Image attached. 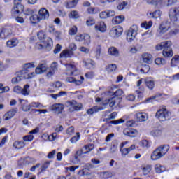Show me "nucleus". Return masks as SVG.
Masks as SVG:
<instances>
[{"label": "nucleus", "mask_w": 179, "mask_h": 179, "mask_svg": "<svg viewBox=\"0 0 179 179\" xmlns=\"http://www.w3.org/2000/svg\"><path fill=\"white\" fill-rule=\"evenodd\" d=\"M170 149L169 145H162L155 149L152 151L150 159L151 160L156 161L160 160L162 157H164Z\"/></svg>", "instance_id": "f257e3e1"}, {"label": "nucleus", "mask_w": 179, "mask_h": 179, "mask_svg": "<svg viewBox=\"0 0 179 179\" xmlns=\"http://www.w3.org/2000/svg\"><path fill=\"white\" fill-rule=\"evenodd\" d=\"M155 117L162 122H164V121H169L171 118V113L166 108H162L157 111Z\"/></svg>", "instance_id": "f03ea898"}, {"label": "nucleus", "mask_w": 179, "mask_h": 179, "mask_svg": "<svg viewBox=\"0 0 179 179\" xmlns=\"http://www.w3.org/2000/svg\"><path fill=\"white\" fill-rule=\"evenodd\" d=\"M54 45V42L52 39L50 37L47 38L46 41L44 42L37 43L35 45L36 48L38 50H44L45 48L48 51H51Z\"/></svg>", "instance_id": "7ed1b4c3"}, {"label": "nucleus", "mask_w": 179, "mask_h": 179, "mask_svg": "<svg viewBox=\"0 0 179 179\" xmlns=\"http://www.w3.org/2000/svg\"><path fill=\"white\" fill-rule=\"evenodd\" d=\"M169 17L172 23L179 26V8H173L169 10Z\"/></svg>", "instance_id": "20e7f679"}, {"label": "nucleus", "mask_w": 179, "mask_h": 179, "mask_svg": "<svg viewBox=\"0 0 179 179\" xmlns=\"http://www.w3.org/2000/svg\"><path fill=\"white\" fill-rule=\"evenodd\" d=\"M76 41L83 43L84 45H89L92 43V38L87 34H78L75 36Z\"/></svg>", "instance_id": "39448f33"}, {"label": "nucleus", "mask_w": 179, "mask_h": 179, "mask_svg": "<svg viewBox=\"0 0 179 179\" xmlns=\"http://www.w3.org/2000/svg\"><path fill=\"white\" fill-rule=\"evenodd\" d=\"M64 66L66 68V75H68L69 76H76L79 75V71H78V69H76L75 64L68 63L64 64Z\"/></svg>", "instance_id": "423d86ee"}, {"label": "nucleus", "mask_w": 179, "mask_h": 179, "mask_svg": "<svg viewBox=\"0 0 179 179\" xmlns=\"http://www.w3.org/2000/svg\"><path fill=\"white\" fill-rule=\"evenodd\" d=\"M95 101L96 103H100V101H102L103 106H106V104H109L110 107H114L115 104H117V101H120V99L117 97H111L108 100H103L100 98H96Z\"/></svg>", "instance_id": "0eeeda50"}, {"label": "nucleus", "mask_w": 179, "mask_h": 179, "mask_svg": "<svg viewBox=\"0 0 179 179\" xmlns=\"http://www.w3.org/2000/svg\"><path fill=\"white\" fill-rule=\"evenodd\" d=\"M122 31H124L122 27L120 26L115 27L110 29V36L113 38H117V37H120L122 35Z\"/></svg>", "instance_id": "6e6552de"}, {"label": "nucleus", "mask_w": 179, "mask_h": 179, "mask_svg": "<svg viewBox=\"0 0 179 179\" xmlns=\"http://www.w3.org/2000/svg\"><path fill=\"white\" fill-rule=\"evenodd\" d=\"M18 72L20 73L22 80L23 79H33V78L36 76V73L34 71L30 72L29 70L24 69Z\"/></svg>", "instance_id": "1a4fd4ad"}, {"label": "nucleus", "mask_w": 179, "mask_h": 179, "mask_svg": "<svg viewBox=\"0 0 179 179\" xmlns=\"http://www.w3.org/2000/svg\"><path fill=\"white\" fill-rule=\"evenodd\" d=\"M24 10V6L22 5V3H14V7L11 10V13L13 16H17V15H20L22 12Z\"/></svg>", "instance_id": "9d476101"}, {"label": "nucleus", "mask_w": 179, "mask_h": 179, "mask_svg": "<svg viewBox=\"0 0 179 179\" xmlns=\"http://www.w3.org/2000/svg\"><path fill=\"white\" fill-rule=\"evenodd\" d=\"M48 70V65L46 63H41L35 69V75H43Z\"/></svg>", "instance_id": "9b49d317"}, {"label": "nucleus", "mask_w": 179, "mask_h": 179, "mask_svg": "<svg viewBox=\"0 0 179 179\" xmlns=\"http://www.w3.org/2000/svg\"><path fill=\"white\" fill-rule=\"evenodd\" d=\"M93 149H94V145L89 144V145L84 146L81 150H78L76 152V154L78 156H81V155H86V154L89 153V152H92V150H93Z\"/></svg>", "instance_id": "f8f14e48"}, {"label": "nucleus", "mask_w": 179, "mask_h": 179, "mask_svg": "<svg viewBox=\"0 0 179 179\" xmlns=\"http://www.w3.org/2000/svg\"><path fill=\"white\" fill-rule=\"evenodd\" d=\"M171 41H166L157 45L156 50H157V51H161V50H171Z\"/></svg>", "instance_id": "ddd939ff"}, {"label": "nucleus", "mask_w": 179, "mask_h": 179, "mask_svg": "<svg viewBox=\"0 0 179 179\" xmlns=\"http://www.w3.org/2000/svg\"><path fill=\"white\" fill-rule=\"evenodd\" d=\"M17 111H18L17 108L10 109L9 111H8L4 114V115L3 116V120L4 121H9V120H12L14 115H16V113H17Z\"/></svg>", "instance_id": "4468645a"}, {"label": "nucleus", "mask_w": 179, "mask_h": 179, "mask_svg": "<svg viewBox=\"0 0 179 179\" xmlns=\"http://www.w3.org/2000/svg\"><path fill=\"white\" fill-rule=\"evenodd\" d=\"M169 29H170V23L169 22H162L159 29H158V34L159 36H163V34H165V33H167L169 31Z\"/></svg>", "instance_id": "2eb2a0df"}, {"label": "nucleus", "mask_w": 179, "mask_h": 179, "mask_svg": "<svg viewBox=\"0 0 179 179\" xmlns=\"http://www.w3.org/2000/svg\"><path fill=\"white\" fill-rule=\"evenodd\" d=\"M0 33L1 34V39L6 40L8 37L12 36V27H3Z\"/></svg>", "instance_id": "dca6fc26"}, {"label": "nucleus", "mask_w": 179, "mask_h": 179, "mask_svg": "<svg viewBox=\"0 0 179 179\" xmlns=\"http://www.w3.org/2000/svg\"><path fill=\"white\" fill-rule=\"evenodd\" d=\"M95 31H99V33H106L107 31V25L104 22H99L94 26Z\"/></svg>", "instance_id": "f3484780"}, {"label": "nucleus", "mask_w": 179, "mask_h": 179, "mask_svg": "<svg viewBox=\"0 0 179 179\" xmlns=\"http://www.w3.org/2000/svg\"><path fill=\"white\" fill-rule=\"evenodd\" d=\"M39 19L41 20H47L50 17V12L45 8H42L38 10Z\"/></svg>", "instance_id": "a211bd4d"}, {"label": "nucleus", "mask_w": 179, "mask_h": 179, "mask_svg": "<svg viewBox=\"0 0 179 179\" xmlns=\"http://www.w3.org/2000/svg\"><path fill=\"white\" fill-rule=\"evenodd\" d=\"M87 69H94L96 68V62L91 59H86L83 61Z\"/></svg>", "instance_id": "6ab92c4d"}, {"label": "nucleus", "mask_w": 179, "mask_h": 179, "mask_svg": "<svg viewBox=\"0 0 179 179\" xmlns=\"http://www.w3.org/2000/svg\"><path fill=\"white\" fill-rule=\"evenodd\" d=\"M136 117L138 122H145L149 119V115L146 113L139 112L136 114Z\"/></svg>", "instance_id": "aec40b11"}, {"label": "nucleus", "mask_w": 179, "mask_h": 179, "mask_svg": "<svg viewBox=\"0 0 179 179\" xmlns=\"http://www.w3.org/2000/svg\"><path fill=\"white\" fill-rule=\"evenodd\" d=\"M52 111L57 113V114H61L64 108H65V106L62 103H55L51 106Z\"/></svg>", "instance_id": "412c9836"}, {"label": "nucleus", "mask_w": 179, "mask_h": 179, "mask_svg": "<svg viewBox=\"0 0 179 179\" xmlns=\"http://www.w3.org/2000/svg\"><path fill=\"white\" fill-rule=\"evenodd\" d=\"M83 80H85V78H83V76H80V80H76L73 77H67L66 78V82L68 83H75V85H77L78 86L82 85V83H83Z\"/></svg>", "instance_id": "4be33fe9"}, {"label": "nucleus", "mask_w": 179, "mask_h": 179, "mask_svg": "<svg viewBox=\"0 0 179 179\" xmlns=\"http://www.w3.org/2000/svg\"><path fill=\"white\" fill-rule=\"evenodd\" d=\"M108 54L110 57H115V58H117L120 57V50L118 48L111 46L108 49Z\"/></svg>", "instance_id": "5701e85b"}, {"label": "nucleus", "mask_w": 179, "mask_h": 179, "mask_svg": "<svg viewBox=\"0 0 179 179\" xmlns=\"http://www.w3.org/2000/svg\"><path fill=\"white\" fill-rule=\"evenodd\" d=\"M74 53L73 52L66 49L64 50H63L62 52H61L60 55H59V57L60 58H72V57H73Z\"/></svg>", "instance_id": "b1692460"}, {"label": "nucleus", "mask_w": 179, "mask_h": 179, "mask_svg": "<svg viewBox=\"0 0 179 179\" xmlns=\"http://www.w3.org/2000/svg\"><path fill=\"white\" fill-rule=\"evenodd\" d=\"M17 44H19V40L16 38H13L6 42V47L8 48H15Z\"/></svg>", "instance_id": "393cba45"}, {"label": "nucleus", "mask_w": 179, "mask_h": 179, "mask_svg": "<svg viewBox=\"0 0 179 179\" xmlns=\"http://www.w3.org/2000/svg\"><path fill=\"white\" fill-rule=\"evenodd\" d=\"M145 86L150 89V90H153L155 89V80L151 78H147L145 79Z\"/></svg>", "instance_id": "a878e982"}, {"label": "nucleus", "mask_w": 179, "mask_h": 179, "mask_svg": "<svg viewBox=\"0 0 179 179\" xmlns=\"http://www.w3.org/2000/svg\"><path fill=\"white\" fill-rule=\"evenodd\" d=\"M148 17L158 19L162 16V12L160 10H156L155 12H148L147 13Z\"/></svg>", "instance_id": "bb28decb"}, {"label": "nucleus", "mask_w": 179, "mask_h": 179, "mask_svg": "<svg viewBox=\"0 0 179 179\" xmlns=\"http://www.w3.org/2000/svg\"><path fill=\"white\" fill-rule=\"evenodd\" d=\"M142 59L145 64H150L153 61V57L149 53H144L142 55Z\"/></svg>", "instance_id": "cd10ccee"}, {"label": "nucleus", "mask_w": 179, "mask_h": 179, "mask_svg": "<svg viewBox=\"0 0 179 179\" xmlns=\"http://www.w3.org/2000/svg\"><path fill=\"white\" fill-rule=\"evenodd\" d=\"M124 20H125V17L124 15H118L112 19V22L114 24H120Z\"/></svg>", "instance_id": "c85d7f7f"}, {"label": "nucleus", "mask_w": 179, "mask_h": 179, "mask_svg": "<svg viewBox=\"0 0 179 179\" xmlns=\"http://www.w3.org/2000/svg\"><path fill=\"white\" fill-rule=\"evenodd\" d=\"M138 145L141 148H143V149H145V148L149 149V148H150V145H152V143L146 139H143L139 141Z\"/></svg>", "instance_id": "c756f323"}, {"label": "nucleus", "mask_w": 179, "mask_h": 179, "mask_svg": "<svg viewBox=\"0 0 179 179\" xmlns=\"http://www.w3.org/2000/svg\"><path fill=\"white\" fill-rule=\"evenodd\" d=\"M152 136L154 138H162L163 136V130L160 129H154L150 132Z\"/></svg>", "instance_id": "7c9ffc66"}, {"label": "nucleus", "mask_w": 179, "mask_h": 179, "mask_svg": "<svg viewBox=\"0 0 179 179\" xmlns=\"http://www.w3.org/2000/svg\"><path fill=\"white\" fill-rule=\"evenodd\" d=\"M16 73H17V76L13 77L11 79L12 85H17V83H19L20 82H22V80H23V79L22 78V76H20V73H19V71H17Z\"/></svg>", "instance_id": "2f4dec72"}, {"label": "nucleus", "mask_w": 179, "mask_h": 179, "mask_svg": "<svg viewBox=\"0 0 179 179\" xmlns=\"http://www.w3.org/2000/svg\"><path fill=\"white\" fill-rule=\"evenodd\" d=\"M75 106H76V101L75 100L68 101L64 105L65 107H68L69 108L70 111H73Z\"/></svg>", "instance_id": "473e14b6"}, {"label": "nucleus", "mask_w": 179, "mask_h": 179, "mask_svg": "<svg viewBox=\"0 0 179 179\" xmlns=\"http://www.w3.org/2000/svg\"><path fill=\"white\" fill-rule=\"evenodd\" d=\"M78 2H79V0H71V1H68L66 3V8L67 9L76 8V5H78Z\"/></svg>", "instance_id": "72a5a7b5"}, {"label": "nucleus", "mask_w": 179, "mask_h": 179, "mask_svg": "<svg viewBox=\"0 0 179 179\" xmlns=\"http://www.w3.org/2000/svg\"><path fill=\"white\" fill-rule=\"evenodd\" d=\"M21 93L23 96H29L30 94V85L27 84L22 88Z\"/></svg>", "instance_id": "f704fd0d"}, {"label": "nucleus", "mask_w": 179, "mask_h": 179, "mask_svg": "<svg viewBox=\"0 0 179 179\" xmlns=\"http://www.w3.org/2000/svg\"><path fill=\"white\" fill-rule=\"evenodd\" d=\"M173 55L174 53H173V50L171 49H165L162 52V55L165 58H171Z\"/></svg>", "instance_id": "c9c22d12"}, {"label": "nucleus", "mask_w": 179, "mask_h": 179, "mask_svg": "<svg viewBox=\"0 0 179 179\" xmlns=\"http://www.w3.org/2000/svg\"><path fill=\"white\" fill-rule=\"evenodd\" d=\"M69 19H79L80 17V15H79V12L77 10H73L68 15Z\"/></svg>", "instance_id": "e433bc0d"}, {"label": "nucleus", "mask_w": 179, "mask_h": 179, "mask_svg": "<svg viewBox=\"0 0 179 179\" xmlns=\"http://www.w3.org/2000/svg\"><path fill=\"white\" fill-rule=\"evenodd\" d=\"M136 38V35L135 34H132L131 31H127V40L128 43H132L134 40Z\"/></svg>", "instance_id": "4c0bfd02"}, {"label": "nucleus", "mask_w": 179, "mask_h": 179, "mask_svg": "<svg viewBox=\"0 0 179 179\" xmlns=\"http://www.w3.org/2000/svg\"><path fill=\"white\" fill-rule=\"evenodd\" d=\"M152 26H153V22L152 21H145L141 23V28L145 29V30H148V29H150Z\"/></svg>", "instance_id": "58836bf2"}, {"label": "nucleus", "mask_w": 179, "mask_h": 179, "mask_svg": "<svg viewBox=\"0 0 179 179\" xmlns=\"http://www.w3.org/2000/svg\"><path fill=\"white\" fill-rule=\"evenodd\" d=\"M162 96H163L162 94L158 93L156 94L155 95L148 98L145 101V103H153V100H157V99H159V97H162Z\"/></svg>", "instance_id": "ea45409f"}, {"label": "nucleus", "mask_w": 179, "mask_h": 179, "mask_svg": "<svg viewBox=\"0 0 179 179\" xmlns=\"http://www.w3.org/2000/svg\"><path fill=\"white\" fill-rule=\"evenodd\" d=\"M155 170L156 173L160 174V173L166 171V168H164V166H162L160 164H157L155 166Z\"/></svg>", "instance_id": "a19ab883"}, {"label": "nucleus", "mask_w": 179, "mask_h": 179, "mask_svg": "<svg viewBox=\"0 0 179 179\" xmlns=\"http://www.w3.org/2000/svg\"><path fill=\"white\" fill-rule=\"evenodd\" d=\"M87 11L89 15H96L100 13V9H99V8L90 7L87 8Z\"/></svg>", "instance_id": "79ce46f5"}, {"label": "nucleus", "mask_w": 179, "mask_h": 179, "mask_svg": "<svg viewBox=\"0 0 179 179\" xmlns=\"http://www.w3.org/2000/svg\"><path fill=\"white\" fill-rule=\"evenodd\" d=\"M37 37H38L39 41L43 42V41H44V40H45V38H47V34H45V32H44L43 31H40L37 34Z\"/></svg>", "instance_id": "37998d69"}, {"label": "nucleus", "mask_w": 179, "mask_h": 179, "mask_svg": "<svg viewBox=\"0 0 179 179\" xmlns=\"http://www.w3.org/2000/svg\"><path fill=\"white\" fill-rule=\"evenodd\" d=\"M118 150V143L113 142L112 143L110 148V153H115Z\"/></svg>", "instance_id": "c03bdc74"}, {"label": "nucleus", "mask_w": 179, "mask_h": 179, "mask_svg": "<svg viewBox=\"0 0 179 179\" xmlns=\"http://www.w3.org/2000/svg\"><path fill=\"white\" fill-rule=\"evenodd\" d=\"M42 138H48L50 142H52V141H55V139H57V133H53L50 136L47 134H43Z\"/></svg>", "instance_id": "a18cd8bd"}, {"label": "nucleus", "mask_w": 179, "mask_h": 179, "mask_svg": "<svg viewBox=\"0 0 179 179\" xmlns=\"http://www.w3.org/2000/svg\"><path fill=\"white\" fill-rule=\"evenodd\" d=\"M24 146H25L24 141H15L13 143V148L15 149H22Z\"/></svg>", "instance_id": "49530a36"}, {"label": "nucleus", "mask_w": 179, "mask_h": 179, "mask_svg": "<svg viewBox=\"0 0 179 179\" xmlns=\"http://www.w3.org/2000/svg\"><path fill=\"white\" fill-rule=\"evenodd\" d=\"M177 64H179V56H174L171 60V66L174 67L177 66Z\"/></svg>", "instance_id": "de8ad7c7"}, {"label": "nucleus", "mask_w": 179, "mask_h": 179, "mask_svg": "<svg viewBox=\"0 0 179 179\" xmlns=\"http://www.w3.org/2000/svg\"><path fill=\"white\" fill-rule=\"evenodd\" d=\"M30 21L31 23H39V22H41V20L38 15H34L30 17Z\"/></svg>", "instance_id": "09e8293b"}, {"label": "nucleus", "mask_w": 179, "mask_h": 179, "mask_svg": "<svg viewBox=\"0 0 179 179\" xmlns=\"http://www.w3.org/2000/svg\"><path fill=\"white\" fill-rule=\"evenodd\" d=\"M107 72H115L117 71V64H109L106 66Z\"/></svg>", "instance_id": "8fccbe9b"}, {"label": "nucleus", "mask_w": 179, "mask_h": 179, "mask_svg": "<svg viewBox=\"0 0 179 179\" xmlns=\"http://www.w3.org/2000/svg\"><path fill=\"white\" fill-rule=\"evenodd\" d=\"M128 31H130V33H132L133 34L138 36L139 27H138L137 25H132Z\"/></svg>", "instance_id": "3c124183"}, {"label": "nucleus", "mask_w": 179, "mask_h": 179, "mask_svg": "<svg viewBox=\"0 0 179 179\" xmlns=\"http://www.w3.org/2000/svg\"><path fill=\"white\" fill-rule=\"evenodd\" d=\"M50 164H51V162L50 161L45 162L41 166V173H43V171H45L46 169H48Z\"/></svg>", "instance_id": "603ef678"}, {"label": "nucleus", "mask_w": 179, "mask_h": 179, "mask_svg": "<svg viewBox=\"0 0 179 179\" xmlns=\"http://www.w3.org/2000/svg\"><path fill=\"white\" fill-rule=\"evenodd\" d=\"M142 171L144 174V176H148L150 171H152V166L150 165H147L142 169Z\"/></svg>", "instance_id": "864d4df0"}, {"label": "nucleus", "mask_w": 179, "mask_h": 179, "mask_svg": "<svg viewBox=\"0 0 179 179\" xmlns=\"http://www.w3.org/2000/svg\"><path fill=\"white\" fill-rule=\"evenodd\" d=\"M36 66V62H32L29 63H26L24 64V69H27L29 71V69H31V68H34Z\"/></svg>", "instance_id": "5fc2aeb1"}, {"label": "nucleus", "mask_w": 179, "mask_h": 179, "mask_svg": "<svg viewBox=\"0 0 179 179\" xmlns=\"http://www.w3.org/2000/svg\"><path fill=\"white\" fill-rule=\"evenodd\" d=\"M78 33V27L73 25L70 28L69 30V36H75Z\"/></svg>", "instance_id": "6e6d98bb"}, {"label": "nucleus", "mask_w": 179, "mask_h": 179, "mask_svg": "<svg viewBox=\"0 0 179 179\" xmlns=\"http://www.w3.org/2000/svg\"><path fill=\"white\" fill-rule=\"evenodd\" d=\"M120 152H121L122 157H126V156H128V155H129V152H130L128 148H120Z\"/></svg>", "instance_id": "4d7b16f0"}, {"label": "nucleus", "mask_w": 179, "mask_h": 179, "mask_svg": "<svg viewBox=\"0 0 179 179\" xmlns=\"http://www.w3.org/2000/svg\"><path fill=\"white\" fill-rule=\"evenodd\" d=\"M150 71V66L149 65L145 64L143 65V67L140 69L141 73H148Z\"/></svg>", "instance_id": "13d9d810"}, {"label": "nucleus", "mask_w": 179, "mask_h": 179, "mask_svg": "<svg viewBox=\"0 0 179 179\" xmlns=\"http://www.w3.org/2000/svg\"><path fill=\"white\" fill-rule=\"evenodd\" d=\"M127 5H128V2L122 1V2L119 3V4L117 5V9H118L119 10H124V9H125V6H127Z\"/></svg>", "instance_id": "bf43d9fd"}, {"label": "nucleus", "mask_w": 179, "mask_h": 179, "mask_svg": "<svg viewBox=\"0 0 179 179\" xmlns=\"http://www.w3.org/2000/svg\"><path fill=\"white\" fill-rule=\"evenodd\" d=\"M80 139V134H79V132L76 133V136L72 137L70 139V142L71 143H76V142H78V141H79Z\"/></svg>", "instance_id": "052dcab7"}, {"label": "nucleus", "mask_w": 179, "mask_h": 179, "mask_svg": "<svg viewBox=\"0 0 179 179\" xmlns=\"http://www.w3.org/2000/svg\"><path fill=\"white\" fill-rule=\"evenodd\" d=\"M87 26H94L96 24V20L94 18L90 17L86 21Z\"/></svg>", "instance_id": "680f3d73"}, {"label": "nucleus", "mask_w": 179, "mask_h": 179, "mask_svg": "<svg viewBox=\"0 0 179 179\" xmlns=\"http://www.w3.org/2000/svg\"><path fill=\"white\" fill-rule=\"evenodd\" d=\"M31 107H33V108H44V106L40 102H32L31 103Z\"/></svg>", "instance_id": "e2e57ef3"}, {"label": "nucleus", "mask_w": 179, "mask_h": 179, "mask_svg": "<svg viewBox=\"0 0 179 179\" xmlns=\"http://www.w3.org/2000/svg\"><path fill=\"white\" fill-rule=\"evenodd\" d=\"M155 63L156 65H164V64H166V61L163 58L158 57L155 59Z\"/></svg>", "instance_id": "0e129e2a"}, {"label": "nucleus", "mask_w": 179, "mask_h": 179, "mask_svg": "<svg viewBox=\"0 0 179 179\" xmlns=\"http://www.w3.org/2000/svg\"><path fill=\"white\" fill-rule=\"evenodd\" d=\"M78 50L80 51V52H83L84 54H89V52H90V49L85 46H80L78 48Z\"/></svg>", "instance_id": "69168bd1"}, {"label": "nucleus", "mask_w": 179, "mask_h": 179, "mask_svg": "<svg viewBox=\"0 0 179 179\" xmlns=\"http://www.w3.org/2000/svg\"><path fill=\"white\" fill-rule=\"evenodd\" d=\"M101 177L103 179H108V178H111L113 177V173H110V172H103L101 174Z\"/></svg>", "instance_id": "338daca9"}, {"label": "nucleus", "mask_w": 179, "mask_h": 179, "mask_svg": "<svg viewBox=\"0 0 179 179\" xmlns=\"http://www.w3.org/2000/svg\"><path fill=\"white\" fill-rule=\"evenodd\" d=\"M136 96L134 94H130L126 96V100L127 101H135Z\"/></svg>", "instance_id": "774afa93"}]
</instances>
